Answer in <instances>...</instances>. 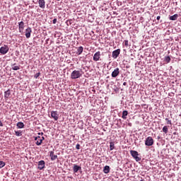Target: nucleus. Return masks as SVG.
<instances>
[{"instance_id": "nucleus-19", "label": "nucleus", "mask_w": 181, "mask_h": 181, "mask_svg": "<svg viewBox=\"0 0 181 181\" xmlns=\"http://www.w3.org/2000/svg\"><path fill=\"white\" fill-rule=\"evenodd\" d=\"M83 47H78L77 48L76 54H78V55L81 54L83 53Z\"/></svg>"}, {"instance_id": "nucleus-35", "label": "nucleus", "mask_w": 181, "mask_h": 181, "mask_svg": "<svg viewBox=\"0 0 181 181\" xmlns=\"http://www.w3.org/2000/svg\"><path fill=\"white\" fill-rule=\"evenodd\" d=\"M123 86H127V82H124Z\"/></svg>"}, {"instance_id": "nucleus-31", "label": "nucleus", "mask_w": 181, "mask_h": 181, "mask_svg": "<svg viewBox=\"0 0 181 181\" xmlns=\"http://www.w3.org/2000/svg\"><path fill=\"white\" fill-rule=\"evenodd\" d=\"M52 23L54 25H56V23H57V18H54L53 21H52Z\"/></svg>"}, {"instance_id": "nucleus-28", "label": "nucleus", "mask_w": 181, "mask_h": 181, "mask_svg": "<svg viewBox=\"0 0 181 181\" xmlns=\"http://www.w3.org/2000/svg\"><path fill=\"white\" fill-rule=\"evenodd\" d=\"M5 166V162L4 161H0V169H2Z\"/></svg>"}, {"instance_id": "nucleus-22", "label": "nucleus", "mask_w": 181, "mask_h": 181, "mask_svg": "<svg viewBox=\"0 0 181 181\" xmlns=\"http://www.w3.org/2000/svg\"><path fill=\"white\" fill-rule=\"evenodd\" d=\"M103 172L104 173H106V174L110 173V166L108 165L105 166L103 168Z\"/></svg>"}, {"instance_id": "nucleus-12", "label": "nucleus", "mask_w": 181, "mask_h": 181, "mask_svg": "<svg viewBox=\"0 0 181 181\" xmlns=\"http://www.w3.org/2000/svg\"><path fill=\"white\" fill-rule=\"evenodd\" d=\"M119 74V69L116 68L112 72V77H117Z\"/></svg>"}, {"instance_id": "nucleus-33", "label": "nucleus", "mask_w": 181, "mask_h": 181, "mask_svg": "<svg viewBox=\"0 0 181 181\" xmlns=\"http://www.w3.org/2000/svg\"><path fill=\"white\" fill-rule=\"evenodd\" d=\"M0 127H4V123L0 120Z\"/></svg>"}, {"instance_id": "nucleus-1", "label": "nucleus", "mask_w": 181, "mask_h": 181, "mask_svg": "<svg viewBox=\"0 0 181 181\" xmlns=\"http://www.w3.org/2000/svg\"><path fill=\"white\" fill-rule=\"evenodd\" d=\"M82 76L81 71L74 70L71 74V78L73 80H76V78H80V77Z\"/></svg>"}, {"instance_id": "nucleus-8", "label": "nucleus", "mask_w": 181, "mask_h": 181, "mask_svg": "<svg viewBox=\"0 0 181 181\" xmlns=\"http://www.w3.org/2000/svg\"><path fill=\"white\" fill-rule=\"evenodd\" d=\"M100 57H101V52L100 51H98L94 54L93 61L98 62V60H100Z\"/></svg>"}, {"instance_id": "nucleus-16", "label": "nucleus", "mask_w": 181, "mask_h": 181, "mask_svg": "<svg viewBox=\"0 0 181 181\" xmlns=\"http://www.w3.org/2000/svg\"><path fill=\"white\" fill-rule=\"evenodd\" d=\"M12 70L17 71L21 70V65H18L17 64H13L11 65Z\"/></svg>"}, {"instance_id": "nucleus-25", "label": "nucleus", "mask_w": 181, "mask_h": 181, "mask_svg": "<svg viewBox=\"0 0 181 181\" xmlns=\"http://www.w3.org/2000/svg\"><path fill=\"white\" fill-rule=\"evenodd\" d=\"M15 134L16 135V136H22V132L15 131Z\"/></svg>"}, {"instance_id": "nucleus-23", "label": "nucleus", "mask_w": 181, "mask_h": 181, "mask_svg": "<svg viewBox=\"0 0 181 181\" xmlns=\"http://www.w3.org/2000/svg\"><path fill=\"white\" fill-rule=\"evenodd\" d=\"M17 127L18 128L22 129L24 128L25 124H23V122H19L17 123Z\"/></svg>"}, {"instance_id": "nucleus-21", "label": "nucleus", "mask_w": 181, "mask_h": 181, "mask_svg": "<svg viewBox=\"0 0 181 181\" xmlns=\"http://www.w3.org/2000/svg\"><path fill=\"white\" fill-rule=\"evenodd\" d=\"M127 115H128V111L124 110V111L122 112V118L123 119H127Z\"/></svg>"}, {"instance_id": "nucleus-3", "label": "nucleus", "mask_w": 181, "mask_h": 181, "mask_svg": "<svg viewBox=\"0 0 181 181\" xmlns=\"http://www.w3.org/2000/svg\"><path fill=\"white\" fill-rule=\"evenodd\" d=\"M130 154L136 162H139L141 160V158L138 157V156L139 155V153H138V151L132 150L130 151Z\"/></svg>"}, {"instance_id": "nucleus-9", "label": "nucleus", "mask_w": 181, "mask_h": 181, "mask_svg": "<svg viewBox=\"0 0 181 181\" xmlns=\"http://www.w3.org/2000/svg\"><path fill=\"white\" fill-rule=\"evenodd\" d=\"M38 4L41 9H45V8H46V1L45 0H38Z\"/></svg>"}, {"instance_id": "nucleus-18", "label": "nucleus", "mask_w": 181, "mask_h": 181, "mask_svg": "<svg viewBox=\"0 0 181 181\" xmlns=\"http://www.w3.org/2000/svg\"><path fill=\"white\" fill-rule=\"evenodd\" d=\"M177 18H179V15L174 14L173 16H170V21H177Z\"/></svg>"}, {"instance_id": "nucleus-6", "label": "nucleus", "mask_w": 181, "mask_h": 181, "mask_svg": "<svg viewBox=\"0 0 181 181\" xmlns=\"http://www.w3.org/2000/svg\"><path fill=\"white\" fill-rule=\"evenodd\" d=\"M24 30H25V23H23V21L18 23V30L20 33H23Z\"/></svg>"}, {"instance_id": "nucleus-14", "label": "nucleus", "mask_w": 181, "mask_h": 181, "mask_svg": "<svg viewBox=\"0 0 181 181\" xmlns=\"http://www.w3.org/2000/svg\"><path fill=\"white\" fill-rule=\"evenodd\" d=\"M38 169H40V170L45 169V160H40L38 162Z\"/></svg>"}, {"instance_id": "nucleus-11", "label": "nucleus", "mask_w": 181, "mask_h": 181, "mask_svg": "<svg viewBox=\"0 0 181 181\" xmlns=\"http://www.w3.org/2000/svg\"><path fill=\"white\" fill-rule=\"evenodd\" d=\"M31 33H32V28L30 27H28L25 30V37H27V39H29V37H30Z\"/></svg>"}, {"instance_id": "nucleus-2", "label": "nucleus", "mask_w": 181, "mask_h": 181, "mask_svg": "<svg viewBox=\"0 0 181 181\" xmlns=\"http://www.w3.org/2000/svg\"><path fill=\"white\" fill-rule=\"evenodd\" d=\"M34 139L35 141H37L35 142V145H37V146H40V145H42V144L43 143V141H45V137H40V136H37L34 137Z\"/></svg>"}, {"instance_id": "nucleus-29", "label": "nucleus", "mask_w": 181, "mask_h": 181, "mask_svg": "<svg viewBox=\"0 0 181 181\" xmlns=\"http://www.w3.org/2000/svg\"><path fill=\"white\" fill-rule=\"evenodd\" d=\"M165 121H167V124L172 125V120H169V118H165Z\"/></svg>"}, {"instance_id": "nucleus-4", "label": "nucleus", "mask_w": 181, "mask_h": 181, "mask_svg": "<svg viewBox=\"0 0 181 181\" xmlns=\"http://www.w3.org/2000/svg\"><path fill=\"white\" fill-rule=\"evenodd\" d=\"M154 141L152 136H148L145 140L146 146H152L153 145Z\"/></svg>"}, {"instance_id": "nucleus-17", "label": "nucleus", "mask_w": 181, "mask_h": 181, "mask_svg": "<svg viewBox=\"0 0 181 181\" xmlns=\"http://www.w3.org/2000/svg\"><path fill=\"white\" fill-rule=\"evenodd\" d=\"M9 97H11V90L10 89H8L4 92V98H9Z\"/></svg>"}, {"instance_id": "nucleus-7", "label": "nucleus", "mask_w": 181, "mask_h": 181, "mask_svg": "<svg viewBox=\"0 0 181 181\" xmlns=\"http://www.w3.org/2000/svg\"><path fill=\"white\" fill-rule=\"evenodd\" d=\"M119 53H121V49H119L113 51L112 53V57H113V59H117V57L119 56Z\"/></svg>"}, {"instance_id": "nucleus-32", "label": "nucleus", "mask_w": 181, "mask_h": 181, "mask_svg": "<svg viewBox=\"0 0 181 181\" xmlns=\"http://www.w3.org/2000/svg\"><path fill=\"white\" fill-rule=\"evenodd\" d=\"M76 149H80V144H76Z\"/></svg>"}, {"instance_id": "nucleus-10", "label": "nucleus", "mask_w": 181, "mask_h": 181, "mask_svg": "<svg viewBox=\"0 0 181 181\" xmlns=\"http://www.w3.org/2000/svg\"><path fill=\"white\" fill-rule=\"evenodd\" d=\"M51 117L54 119V121H57V119H59V114L57 113V111L51 112Z\"/></svg>"}, {"instance_id": "nucleus-26", "label": "nucleus", "mask_w": 181, "mask_h": 181, "mask_svg": "<svg viewBox=\"0 0 181 181\" xmlns=\"http://www.w3.org/2000/svg\"><path fill=\"white\" fill-rule=\"evenodd\" d=\"M163 132H165V134H168V126H164L163 127Z\"/></svg>"}, {"instance_id": "nucleus-15", "label": "nucleus", "mask_w": 181, "mask_h": 181, "mask_svg": "<svg viewBox=\"0 0 181 181\" xmlns=\"http://www.w3.org/2000/svg\"><path fill=\"white\" fill-rule=\"evenodd\" d=\"M78 170H81V167L74 164V167H73L74 173H77V172H78Z\"/></svg>"}, {"instance_id": "nucleus-34", "label": "nucleus", "mask_w": 181, "mask_h": 181, "mask_svg": "<svg viewBox=\"0 0 181 181\" xmlns=\"http://www.w3.org/2000/svg\"><path fill=\"white\" fill-rule=\"evenodd\" d=\"M160 16H157V21H160Z\"/></svg>"}, {"instance_id": "nucleus-20", "label": "nucleus", "mask_w": 181, "mask_h": 181, "mask_svg": "<svg viewBox=\"0 0 181 181\" xmlns=\"http://www.w3.org/2000/svg\"><path fill=\"white\" fill-rule=\"evenodd\" d=\"M115 148V144L114 141H110V151H114Z\"/></svg>"}, {"instance_id": "nucleus-24", "label": "nucleus", "mask_w": 181, "mask_h": 181, "mask_svg": "<svg viewBox=\"0 0 181 181\" xmlns=\"http://www.w3.org/2000/svg\"><path fill=\"white\" fill-rule=\"evenodd\" d=\"M164 60L165 62H166V63H170V60H171L170 57L169 56L165 57Z\"/></svg>"}, {"instance_id": "nucleus-5", "label": "nucleus", "mask_w": 181, "mask_h": 181, "mask_svg": "<svg viewBox=\"0 0 181 181\" xmlns=\"http://www.w3.org/2000/svg\"><path fill=\"white\" fill-rule=\"evenodd\" d=\"M9 52V47L8 45H4L0 48L1 54H6Z\"/></svg>"}, {"instance_id": "nucleus-13", "label": "nucleus", "mask_w": 181, "mask_h": 181, "mask_svg": "<svg viewBox=\"0 0 181 181\" xmlns=\"http://www.w3.org/2000/svg\"><path fill=\"white\" fill-rule=\"evenodd\" d=\"M49 156L51 158V160H56L57 159V155H54V151H49Z\"/></svg>"}, {"instance_id": "nucleus-27", "label": "nucleus", "mask_w": 181, "mask_h": 181, "mask_svg": "<svg viewBox=\"0 0 181 181\" xmlns=\"http://www.w3.org/2000/svg\"><path fill=\"white\" fill-rule=\"evenodd\" d=\"M123 43H124V46H125L126 47H128V46H129V42H128V40H125L123 42Z\"/></svg>"}, {"instance_id": "nucleus-30", "label": "nucleus", "mask_w": 181, "mask_h": 181, "mask_svg": "<svg viewBox=\"0 0 181 181\" xmlns=\"http://www.w3.org/2000/svg\"><path fill=\"white\" fill-rule=\"evenodd\" d=\"M39 76H40V72H38V73L35 74L34 77H35V78H37L39 77Z\"/></svg>"}]
</instances>
